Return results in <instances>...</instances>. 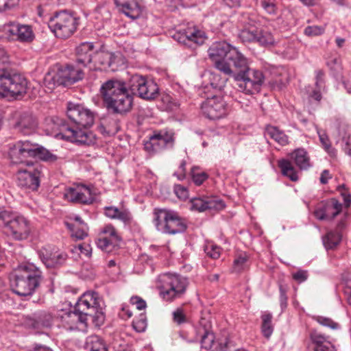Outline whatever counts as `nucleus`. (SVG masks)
<instances>
[{
	"label": "nucleus",
	"instance_id": "31",
	"mask_svg": "<svg viewBox=\"0 0 351 351\" xmlns=\"http://www.w3.org/2000/svg\"><path fill=\"white\" fill-rule=\"evenodd\" d=\"M45 86L49 90H53L56 86H64L60 69L48 71L43 79Z\"/></svg>",
	"mask_w": 351,
	"mask_h": 351
},
{
	"label": "nucleus",
	"instance_id": "4",
	"mask_svg": "<svg viewBox=\"0 0 351 351\" xmlns=\"http://www.w3.org/2000/svg\"><path fill=\"white\" fill-rule=\"evenodd\" d=\"M208 53L215 68L227 77L244 56L237 48L224 40L213 43Z\"/></svg>",
	"mask_w": 351,
	"mask_h": 351
},
{
	"label": "nucleus",
	"instance_id": "2",
	"mask_svg": "<svg viewBox=\"0 0 351 351\" xmlns=\"http://www.w3.org/2000/svg\"><path fill=\"white\" fill-rule=\"evenodd\" d=\"M101 300L96 292L84 293L77 300L73 310L62 316V322L68 328L73 330L77 324H84L90 318L97 325H101L104 321V315L101 307Z\"/></svg>",
	"mask_w": 351,
	"mask_h": 351
},
{
	"label": "nucleus",
	"instance_id": "62",
	"mask_svg": "<svg viewBox=\"0 0 351 351\" xmlns=\"http://www.w3.org/2000/svg\"><path fill=\"white\" fill-rule=\"evenodd\" d=\"M321 90L318 88H315L312 91L311 93H310L309 97L313 99H315L317 101H319L322 99V94Z\"/></svg>",
	"mask_w": 351,
	"mask_h": 351
},
{
	"label": "nucleus",
	"instance_id": "51",
	"mask_svg": "<svg viewBox=\"0 0 351 351\" xmlns=\"http://www.w3.org/2000/svg\"><path fill=\"white\" fill-rule=\"evenodd\" d=\"M315 86L319 90H324L325 88L324 73L322 70L316 71Z\"/></svg>",
	"mask_w": 351,
	"mask_h": 351
},
{
	"label": "nucleus",
	"instance_id": "37",
	"mask_svg": "<svg viewBox=\"0 0 351 351\" xmlns=\"http://www.w3.org/2000/svg\"><path fill=\"white\" fill-rule=\"evenodd\" d=\"M309 337L313 344V348L322 347L328 349L327 346L330 347V345H332L330 341L327 339L326 337L315 330L310 332ZM329 349H330V348H329Z\"/></svg>",
	"mask_w": 351,
	"mask_h": 351
},
{
	"label": "nucleus",
	"instance_id": "48",
	"mask_svg": "<svg viewBox=\"0 0 351 351\" xmlns=\"http://www.w3.org/2000/svg\"><path fill=\"white\" fill-rule=\"evenodd\" d=\"M174 193L176 196L182 200H185L189 197V191L187 188L180 184H176L174 186Z\"/></svg>",
	"mask_w": 351,
	"mask_h": 351
},
{
	"label": "nucleus",
	"instance_id": "30",
	"mask_svg": "<svg viewBox=\"0 0 351 351\" xmlns=\"http://www.w3.org/2000/svg\"><path fill=\"white\" fill-rule=\"evenodd\" d=\"M105 215L112 219H118L125 224H130L132 217L131 213L126 209H119L115 206L104 207Z\"/></svg>",
	"mask_w": 351,
	"mask_h": 351
},
{
	"label": "nucleus",
	"instance_id": "43",
	"mask_svg": "<svg viewBox=\"0 0 351 351\" xmlns=\"http://www.w3.org/2000/svg\"><path fill=\"white\" fill-rule=\"evenodd\" d=\"M314 319L320 325L328 327L333 330H337L340 328V326L338 323L335 322L332 319L326 317L316 316L314 317Z\"/></svg>",
	"mask_w": 351,
	"mask_h": 351
},
{
	"label": "nucleus",
	"instance_id": "33",
	"mask_svg": "<svg viewBox=\"0 0 351 351\" xmlns=\"http://www.w3.org/2000/svg\"><path fill=\"white\" fill-rule=\"evenodd\" d=\"M291 158L301 170H306L311 166L309 157L304 149H295L291 154Z\"/></svg>",
	"mask_w": 351,
	"mask_h": 351
},
{
	"label": "nucleus",
	"instance_id": "53",
	"mask_svg": "<svg viewBox=\"0 0 351 351\" xmlns=\"http://www.w3.org/2000/svg\"><path fill=\"white\" fill-rule=\"evenodd\" d=\"M279 291H280L279 300H280V306H281L282 311H283L285 308H286V307L287 306V290L282 285H280Z\"/></svg>",
	"mask_w": 351,
	"mask_h": 351
},
{
	"label": "nucleus",
	"instance_id": "54",
	"mask_svg": "<svg viewBox=\"0 0 351 351\" xmlns=\"http://www.w3.org/2000/svg\"><path fill=\"white\" fill-rule=\"evenodd\" d=\"M186 161L182 160L180 164L178 170L173 173V176L180 180H184L186 177Z\"/></svg>",
	"mask_w": 351,
	"mask_h": 351
},
{
	"label": "nucleus",
	"instance_id": "52",
	"mask_svg": "<svg viewBox=\"0 0 351 351\" xmlns=\"http://www.w3.org/2000/svg\"><path fill=\"white\" fill-rule=\"evenodd\" d=\"M17 5V0H0V12L10 10Z\"/></svg>",
	"mask_w": 351,
	"mask_h": 351
},
{
	"label": "nucleus",
	"instance_id": "27",
	"mask_svg": "<svg viewBox=\"0 0 351 351\" xmlns=\"http://www.w3.org/2000/svg\"><path fill=\"white\" fill-rule=\"evenodd\" d=\"M202 348L206 350H211L212 351H228L232 346V341L226 338L223 341L218 342L216 347L215 335L213 332L205 330L201 339Z\"/></svg>",
	"mask_w": 351,
	"mask_h": 351
},
{
	"label": "nucleus",
	"instance_id": "13",
	"mask_svg": "<svg viewBox=\"0 0 351 351\" xmlns=\"http://www.w3.org/2000/svg\"><path fill=\"white\" fill-rule=\"evenodd\" d=\"M126 86L132 95H136L144 99H154L158 95V85L152 80L139 74L132 75Z\"/></svg>",
	"mask_w": 351,
	"mask_h": 351
},
{
	"label": "nucleus",
	"instance_id": "64",
	"mask_svg": "<svg viewBox=\"0 0 351 351\" xmlns=\"http://www.w3.org/2000/svg\"><path fill=\"white\" fill-rule=\"evenodd\" d=\"M8 58L5 50L0 47V64L7 62Z\"/></svg>",
	"mask_w": 351,
	"mask_h": 351
},
{
	"label": "nucleus",
	"instance_id": "49",
	"mask_svg": "<svg viewBox=\"0 0 351 351\" xmlns=\"http://www.w3.org/2000/svg\"><path fill=\"white\" fill-rule=\"evenodd\" d=\"M324 29L320 26H308L304 29V34L309 36H319L323 34Z\"/></svg>",
	"mask_w": 351,
	"mask_h": 351
},
{
	"label": "nucleus",
	"instance_id": "44",
	"mask_svg": "<svg viewBox=\"0 0 351 351\" xmlns=\"http://www.w3.org/2000/svg\"><path fill=\"white\" fill-rule=\"evenodd\" d=\"M206 197H194L191 199L192 209L199 212H204L206 210Z\"/></svg>",
	"mask_w": 351,
	"mask_h": 351
},
{
	"label": "nucleus",
	"instance_id": "8",
	"mask_svg": "<svg viewBox=\"0 0 351 351\" xmlns=\"http://www.w3.org/2000/svg\"><path fill=\"white\" fill-rule=\"evenodd\" d=\"M13 163H23L28 157L36 158L45 162H55L58 157L43 147L32 144L29 141H19L10 147L8 152Z\"/></svg>",
	"mask_w": 351,
	"mask_h": 351
},
{
	"label": "nucleus",
	"instance_id": "6",
	"mask_svg": "<svg viewBox=\"0 0 351 351\" xmlns=\"http://www.w3.org/2000/svg\"><path fill=\"white\" fill-rule=\"evenodd\" d=\"M27 80L22 74L10 69H0V99H21L27 93Z\"/></svg>",
	"mask_w": 351,
	"mask_h": 351
},
{
	"label": "nucleus",
	"instance_id": "11",
	"mask_svg": "<svg viewBox=\"0 0 351 351\" xmlns=\"http://www.w3.org/2000/svg\"><path fill=\"white\" fill-rule=\"evenodd\" d=\"M78 25V19L63 10L56 13L48 21V27L57 38L65 39L73 34Z\"/></svg>",
	"mask_w": 351,
	"mask_h": 351
},
{
	"label": "nucleus",
	"instance_id": "59",
	"mask_svg": "<svg viewBox=\"0 0 351 351\" xmlns=\"http://www.w3.org/2000/svg\"><path fill=\"white\" fill-rule=\"evenodd\" d=\"M307 272L303 270H300L293 275V279L299 282L305 281L307 279Z\"/></svg>",
	"mask_w": 351,
	"mask_h": 351
},
{
	"label": "nucleus",
	"instance_id": "50",
	"mask_svg": "<svg viewBox=\"0 0 351 351\" xmlns=\"http://www.w3.org/2000/svg\"><path fill=\"white\" fill-rule=\"evenodd\" d=\"M173 319L178 324L185 323L186 321V315L182 308H177L173 313Z\"/></svg>",
	"mask_w": 351,
	"mask_h": 351
},
{
	"label": "nucleus",
	"instance_id": "19",
	"mask_svg": "<svg viewBox=\"0 0 351 351\" xmlns=\"http://www.w3.org/2000/svg\"><path fill=\"white\" fill-rule=\"evenodd\" d=\"M239 38L242 43H256L263 47L270 46L274 43V39L271 33L259 30L255 27L241 30Z\"/></svg>",
	"mask_w": 351,
	"mask_h": 351
},
{
	"label": "nucleus",
	"instance_id": "15",
	"mask_svg": "<svg viewBox=\"0 0 351 351\" xmlns=\"http://www.w3.org/2000/svg\"><path fill=\"white\" fill-rule=\"evenodd\" d=\"M42 173V168L38 165L29 167L26 169H21L16 174V184L22 189L36 191L40 186Z\"/></svg>",
	"mask_w": 351,
	"mask_h": 351
},
{
	"label": "nucleus",
	"instance_id": "3",
	"mask_svg": "<svg viewBox=\"0 0 351 351\" xmlns=\"http://www.w3.org/2000/svg\"><path fill=\"white\" fill-rule=\"evenodd\" d=\"M100 94L108 110L114 113L124 114L132 107L133 96L123 80L112 78L102 84Z\"/></svg>",
	"mask_w": 351,
	"mask_h": 351
},
{
	"label": "nucleus",
	"instance_id": "22",
	"mask_svg": "<svg viewBox=\"0 0 351 351\" xmlns=\"http://www.w3.org/2000/svg\"><path fill=\"white\" fill-rule=\"evenodd\" d=\"M64 197L71 202L83 204H90L94 201L90 188L85 185L66 189Z\"/></svg>",
	"mask_w": 351,
	"mask_h": 351
},
{
	"label": "nucleus",
	"instance_id": "28",
	"mask_svg": "<svg viewBox=\"0 0 351 351\" xmlns=\"http://www.w3.org/2000/svg\"><path fill=\"white\" fill-rule=\"evenodd\" d=\"M79 66L78 64L77 66L67 65L64 68L60 69L64 82V86L73 84L84 78V72Z\"/></svg>",
	"mask_w": 351,
	"mask_h": 351
},
{
	"label": "nucleus",
	"instance_id": "35",
	"mask_svg": "<svg viewBox=\"0 0 351 351\" xmlns=\"http://www.w3.org/2000/svg\"><path fill=\"white\" fill-rule=\"evenodd\" d=\"M120 241V237L108 238L107 236H103L97 239V245L101 250L110 252L119 245Z\"/></svg>",
	"mask_w": 351,
	"mask_h": 351
},
{
	"label": "nucleus",
	"instance_id": "7",
	"mask_svg": "<svg viewBox=\"0 0 351 351\" xmlns=\"http://www.w3.org/2000/svg\"><path fill=\"white\" fill-rule=\"evenodd\" d=\"M43 279L42 271L34 265L22 267L12 282V290L21 297L32 295Z\"/></svg>",
	"mask_w": 351,
	"mask_h": 351
},
{
	"label": "nucleus",
	"instance_id": "5",
	"mask_svg": "<svg viewBox=\"0 0 351 351\" xmlns=\"http://www.w3.org/2000/svg\"><path fill=\"white\" fill-rule=\"evenodd\" d=\"M228 78H233L239 86V90L247 95L259 92L265 81L262 71L252 69L248 59L244 56L230 73Z\"/></svg>",
	"mask_w": 351,
	"mask_h": 351
},
{
	"label": "nucleus",
	"instance_id": "56",
	"mask_svg": "<svg viewBox=\"0 0 351 351\" xmlns=\"http://www.w3.org/2000/svg\"><path fill=\"white\" fill-rule=\"evenodd\" d=\"M75 250H80V253L84 254L86 256H90L91 254V247L87 243L79 244L75 246Z\"/></svg>",
	"mask_w": 351,
	"mask_h": 351
},
{
	"label": "nucleus",
	"instance_id": "16",
	"mask_svg": "<svg viewBox=\"0 0 351 351\" xmlns=\"http://www.w3.org/2000/svg\"><path fill=\"white\" fill-rule=\"evenodd\" d=\"M2 32L10 40H16L21 43H30L34 38L32 28L29 25L10 22L3 26Z\"/></svg>",
	"mask_w": 351,
	"mask_h": 351
},
{
	"label": "nucleus",
	"instance_id": "58",
	"mask_svg": "<svg viewBox=\"0 0 351 351\" xmlns=\"http://www.w3.org/2000/svg\"><path fill=\"white\" fill-rule=\"evenodd\" d=\"M67 227L73 231L72 236L75 237L77 239H83L85 237L87 236V234L82 230H77L74 231L73 229V225L70 223H66Z\"/></svg>",
	"mask_w": 351,
	"mask_h": 351
},
{
	"label": "nucleus",
	"instance_id": "18",
	"mask_svg": "<svg viewBox=\"0 0 351 351\" xmlns=\"http://www.w3.org/2000/svg\"><path fill=\"white\" fill-rule=\"evenodd\" d=\"M203 114L210 119H219L227 114V104L220 96L208 98L202 104Z\"/></svg>",
	"mask_w": 351,
	"mask_h": 351
},
{
	"label": "nucleus",
	"instance_id": "32",
	"mask_svg": "<svg viewBox=\"0 0 351 351\" xmlns=\"http://www.w3.org/2000/svg\"><path fill=\"white\" fill-rule=\"evenodd\" d=\"M84 348L86 351H108L106 342L98 335L88 336L86 339Z\"/></svg>",
	"mask_w": 351,
	"mask_h": 351
},
{
	"label": "nucleus",
	"instance_id": "17",
	"mask_svg": "<svg viewBox=\"0 0 351 351\" xmlns=\"http://www.w3.org/2000/svg\"><path fill=\"white\" fill-rule=\"evenodd\" d=\"M39 257L47 268L60 267L66 263L68 259L66 252L52 245L42 247L39 251Z\"/></svg>",
	"mask_w": 351,
	"mask_h": 351
},
{
	"label": "nucleus",
	"instance_id": "63",
	"mask_svg": "<svg viewBox=\"0 0 351 351\" xmlns=\"http://www.w3.org/2000/svg\"><path fill=\"white\" fill-rule=\"evenodd\" d=\"M329 178H330V176H329L328 170H324L321 174L320 182L322 184H325L328 182V180Z\"/></svg>",
	"mask_w": 351,
	"mask_h": 351
},
{
	"label": "nucleus",
	"instance_id": "55",
	"mask_svg": "<svg viewBox=\"0 0 351 351\" xmlns=\"http://www.w3.org/2000/svg\"><path fill=\"white\" fill-rule=\"evenodd\" d=\"M132 304H135L138 310H143L146 308L147 304L144 300L138 296L132 297L130 300Z\"/></svg>",
	"mask_w": 351,
	"mask_h": 351
},
{
	"label": "nucleus",
	"instance_id": "42",
	"mask_svg": "<svg viewBox=\"0 0 351 351\" xmlns=\"http://www.w3.org/2000/svg\"><path fill=\"white\" fill-rule=\"evenodd\" d=\"M191 174L193 182L197 186L201 185L208 177L206 173L199 172V168L197 167H192Z\"/></svg>",
	"mask_w": 351,
	"mask_h": 351
},
{
	"label": "nucleus",
	"instance_id": "14",
	"mask_svg": "<svg viewBox=\"0 0 351 351\" xmlns=\"http://www.w3.org/2000/svg\"><path fill=\"white\" fill-rule=\"evenodd\" d=\"M175 144V132L173 130H155L144 143V149L151 155L165 149H173Z\"/></svg>",
	"mask_w": 351,
	"mask_h": 351
},
{
	"label": "nucleus",
	"instance_id": "25",
	"mask_svg": "<svg viewBox=\"0 0 351 351\" xmlns=\"http://www.w3.org/2000/svg\"><path fill=\"white\" fill-rule=\"evenodd\" d=\"M141 0H114V3L120 12L132 19L141 16L143 7L140 4Z\"/></svg>",
	"mask_w": 351,
	"mask_h": 351
},
{
	"label": "nucleus",
	"instance_id": "57",
	"mask_svg": "<svg viewBox=\"0 0 351 351\" xmlns=\"http://www.w3.org/2000/svg\"><path fill=\"white\" fill-rule=\"evenodd\" d=\"M102 232L106 234L105 236H107L108 238H112V237H120L117 233V231L116 230L114 229V228L111 226V225H108V226H106Z\"/></svg>",
	"mask_w": 351,
	"mask_h": 351
},
{
	"label": "nucleus",
	"instance_id": "21",
	"mask_svg": "<svg viewBox=\"0 0 351 351\" xmlns=\"http://www.w3.org/2000/svg\"><path fill=\"white\" fill-rule=\"evenodd\" d=\"M95 55L96 61L95 64H93V69L115 71L122 63L120 55L109 52H102Z\"/></svg>",
	"mask_w": 351,
	"mask_h": 351
},
{
	"label": "nucleus",
	"instance_id": "40",
	"mask_svg": "<svg viewBox=\"0 0 351 351\" xmlns=\"http://www.w3.org/2000/svg\"><path fill=\"white\" fill-rule=\"evenodd\" d=\"M206 210L219 211L223 210L226 204L224 202L218 197H206Z\"/></svg>",
	"mask_w": 351,
	"mask_h": 351
},
{
	"label": "nucleus",
	"instance_id": "24",
	"mask_svg": "<svg viewBox=\"0 0 351 351\" xmlns=\"http://www.w3.org/2000/svg\"><path fill=\"white\" fill-rule=\"evenodd\" d=\"M94 45L92 43H83L75 49L76 62L78 65L88 67L92 70L93 58L95 55Z\"/></svg>",
	"mask_w": 351,
	"mask_h": 351
},
{
	"label": "nucleus",
	"instance_id": "9",
	"mask_svg": "<svg viewBox=\"0 0 351 351\" xmlns=\"http://www.w3.org/2000/svg\"><path fill=\"white\" fill-rule=\"evenodd\" d=\"M153 221L156 229L165 234L181 233L187 228L185 221L177 213L166 209L155 208Z\"/></svg>",
	"mask_w": 351,
	"mask_h": 351
},
{
	"label": "nucleus",
	"instance_id": "10",
	"mask_svg": "<svg viewBox=\"0 0 351 351\" xmlns=\"http://www.w3.org/2000/svg\"><path fill=\"white\" fill-rule=\"evenodd\" d=\"M0 219L3 222L6 234L14 240H24L29 236L31 232L30 223L23 216L10 213L1 208Z\"/></svg>",
	"mask_w": 351,
	"mask_h": 351
},
{
	"label": "nucleus",
	"instance_id": "46",
	"mask_svg": "<svg viewBox=\"0 0 351 351\" xmlns=\"http://www.w3.org/2000/svg\"><path fill=\"white\" fill-rule=\"evenodd\" d=\"M343 279L345 281L344 293L347 297L348 304L351 306V274H343Z\"/></svg>",
	"mask_w": 351,
	"mask_h": 351
},
{
	"label": "nucleus",
	"instance_id": "41",
	"mask_svg": "<svg viewBox=\"0 0 351 351\" xmlns=\"http://www.w3.org/2000/svg\"><path fill=\"white\" fill-rule=\"evenodd\" d=\"M271 320L272 315L271 313H265L262 315L261 330L263 335L266 338H269L273 332Z\"/></svg>",
	"mask_w": 351,
	"mask_h": 351
},
{
	"label": "nucleus",
	"instance_id": "38",
	"mask_svg": "<svg viewBox=\"0 0 351 351\" xmlns=\"http://www.w3.org/2000/svg\"><path fill=\"white\" fill-rule=\"evenodd\" d=\"M323 243L327 250L335 248L341 241V234L337 231H329L322 238Z\"/></svg>",
	"mask_w": 351,
	"mask_h": 351
},
{
	"label": "nucleus",
	"instance_id": "47",
	"mask_svg": "<svg viewBox=\"0 0 351 351\" xmlns=\"http://www.w3.org/2000/svg\"><path fill=\"white\" fill-rule=\"evenodd\" d=\"M205 253L213 259H217L220 256V247L214 245L208 244L204 247Z\"/></svg>",
	"mask_w": 351,
	"mask_h": 351
},
{
	"label": "nucleus",
	"instance_id": "26",
	"mask_svg": "<svg viewBox=\"0 0 351 351\" xmlns=\"http://www.w3.org/2000/svg\"><path fill=\"white\" fill-rule=\"evenodd\" d=\"M53 317L51 313L39 311L25 317V324L30 328L39 329L51 326Z\"/></svg>",
	"mask_w": 351,
	"mask_h": 351
},
{
	"label": "nucleus",
	"instance_id": "45",
	"mask_svg": "<svg viewBox=\"0 0 351 351\" xmlns=\"http://www.w3.org/2000/svg\"><path fill=\"white\" fill-rule=\"evenodd\" d=\"M248 256L246 254H240L234 261L233 267L236 272H240L247 261Z\"/></svg>",
	"mask_w": 351,
	"mask_h": 351
},
{
	"label": "nucleus",
	"instance_id": "23",
	"mask_svg": "<svg viewBox=\"0 0 351 351\" xmlns=\"http://www.w3.org/2000/svg\"><path fill=\"white\" fill-rule=\"evenodd\" d=\"M341 210L342 204L337 199L332 198L316 208L314 215L319 220H332Z\"/></svg>",
	"mask_w": 351,
	"mask_h": 351
},
{
	"label": "nucleus",
	"instance_id": "29",
	"mask_svg": "<svg viewBox=\"0 0 351 351\" xmlns=\"http://www.w3.org/2000/svg\"><path fill=\"white\" fill-rule=\"evenodd\" d=\"M37 122L35 118L30 114L24 112L23 113L19 121L16 124V128L19 130L25 135L32 134L36 129Z\"/></svg>",
	"mask_w": 351,
	"mask_h": 351
},
{
	"label": "nucleus",
	"instance_id": "39",
	"mask_svg": "<svg viewBox=\"0 0 351 351\" xmlns=\"http://www.w3.org/2000/svg\"><path fill=\"white\" fill-rule=\"evenodd\" d=\"M317 134L319 136V141L324 150L331 157H335L337 155V150L331 146L330 141L326 132L322 130H317Z\"/></svg>",
	"mask_w": 351,
	"mask_h": 351
},
{
	"label": "nucleus",
	"instance_id": "34",
	"mask_svg": "<svg viewBox=\"0 0 351 351\" xmlns=\"http://www.w3.org/2000/svg\"><path fill=\"white\" fill-rule=\"evenodd\" d=\"M266 135L269 136L271 138L274 139L276 143L280 145H286L288 144V136L278 128L269 125L265 130Z\"/></svg>",
	"mask_w": 351,
	"mask_h": 351
},
{
	"label": "nucleus",
	"instance_id": "60",
	"mask_svg": "<svg viewBox=\"0 0 351 351\" xmlns=\"http://www.w3.org/2000/svg\"><path fill=\"white\" fill-rule=\"evenodd\" d=\"M147 326L146 321L140 319L136 322H133L134 330L138 332H143Z\"/></svg>",
	"mask_w": 351,
	"mask_h": 351
},
{
	"label": "nucleus",
	"instance_id": "1",
	"mask_svg": "<svg viewBox=\"0 0 351 351\" xmlns=\"http://www.w3.org/2000/svg\"><path fill=\"white\" fill-rule=\"evenodd\" d=\"M66 115L77 126H71L66 121L58 119L57 124L60 126V132L56 136L78 145H89L92 141V134L80 127L90 128L94 123L95 113L81 104L69 102Z\"/></svg>",
	"mask_w": 351,
	"mask_h": 351
},
{
	"label": "nucleus",
	"instance_id": "20",
	"mask_svg": "<svg viewBox=\"0 0 351 351\" xmlns=\"http://www.w3.org/2000/svg\"><path fill=\"white\" fill-rule=\"evenodd\" d=\"M172 37L178 43L193 49L203 44L204 41L202 32L194 27H188L184 30L178 31Z\"/></svg>",
	"mask_w": 351,
	"mask_h": 351
},
{
	"label": "nucleus",
	"instance_id": "36",
	"mask_svg": "<svg viewBox=\"0 0 351 351\" xmlns=\"http://www.w3.org/2000/svg\"><path fill=\"white\" fill-rule=\"evenodd\" d=\"M278 167L280 168L283 176L288 177L293 182L298 181V171L289 160L287 159L280 160Z\"/></svg>",
	"mask_w": 351,
	"mask_h": 351
},
{
	"label": "nucleus",
	"instance_id": "12",
	"mask_svg": "<svg viewBox=\"0 0 351 351\" xmlns=\"http://www.w3.org/2000/svg\"><path fill=\"white\" fill-rule=\"evenodd\" d=\"M160 295L166 301H173L181 298L185 293L187 280L176 274H165L161 276Z\"/></svg>",
	"mask_w": 351,
	"mask_h": 351
},
{
	"label": "nucleus",
	"instance_id": "61",
	"mask_svg": "<svg viewBox=\"0 0 351 351\" xmlns=\"http://www.w3.org/2000/svg\"><path fill=\"white\" fill-rule=\"evenodd\" d=\"M342 141L344 143L343 149L345 153L351 156V136L343 137Z\"/></svg>",
	"mask_w": 351,
	"mask_h": 351
}]
</instances>
